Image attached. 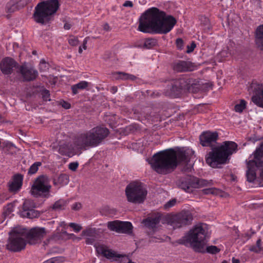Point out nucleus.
<instances>
[{"label":"nucleus","mask_w":263,"mask_h":263,"mask_svg":"<svg viewBox=\"0 0 263 263\" xmlns=\"http://www.w3.org/2000/svg\"><path fill=\"white\" fill-rule=\"evenodd\" d=\"M5 200L6 199L3 198L2 200H0V203L4 202Z\"/></svg>","instance_id":"obj_62"},{"label":"nucleus","mask_w":263,"mask_h":263,"mask_svg":"<svg viewBox=\"0 0 263 263\" xmlns=\"http://www.w3.org/2000/svg\"><path fill=\"white\" fill-rule=\"evenodd\" d=\"M78 165L79 163L77 162H71L69 164V168L72 171H75L77 169Z\"/></svg>","instance_id":"obj_43"},{"label":"nucleus","mask_w":263,"mask_h":263,"mask_svg":"<svg viewBox=\"0 0 263 263\" xmlns=\"http://www.w3.org/2000/svg\"><path fill=\"white\" fill-rule=\"evenodd\" d=\"M88 37H86L84 40L83 41V46H82V48H83L84 50H85L86 49V44L87 43V39Z\"/></svg>","instance_id":"obj_53"},{"label":"nucleus","mask_w":263,"mask_h":263,"mask_svg":"<svg viewBox=\"0 0 263 263\" xmlns=\"http://www.w3.org/2000/svg\"><path fill=\"white\" fill-rule=\"evenodd\" d=\"M49 66L44 59H42L40 62L39 68L41 72H45L49 69Z\"/></svg>","instance_id":"obj_33"},{"label":"nucleus","mask_w":263,"mask_h":263,"mask_svg":"<svg viewBox=\"0 0 263 263\" xmlns=\"http://www.w3.org/2000/svg\"><path fill=\"white\" fill-rule=\"evenodd\" d=\"M203 192L205 194H213V189H205L202 190Z\"/></svg>","instance_id":"obj_49"},{"label":"nucleus","mask_w":263,"mask_h":263,"mask_svg":"<svg viewBox=\"0 0 263 263\" xmlns=\"http://www.w3.org/2000/svg\"><path fill=\"white\" fill-rule=\"evenodd\" d=\"M261 240L258 239L256 241V246H252L250 248V250L251 251L255 252H259L261 250Z\"/></svg>","instance_id":"obj_35"},{"label":"nucleus","mask_w":263,"mask_h":263,"mask_svg":"<svg viewBox=\"0 0 263 263\" xmlns=\"http://www.w3.org/2000/svg\"><path fill=\"white\" fill-rule=\"evenodd\" d=\"M204 20V23L205 24H208L209 23V20L206 17L203 18Z\"/></svg>","instance_id":"obj_58"},{"label":"nucleus","mask_w":263,"mask_h":263,"mask_svg":"<svg viewBox=\"0 0 263 263\" xmlns=\"http://www.w3.org/2000/svg\"><path fill=\"white\" fill-rule=\"evenodd\" d=\"M4 148L7 151L13 150L15 148L14 145L10 142H5L3 143Z\"/></svg>","instance_id":"obj_39"},{"label":"nucleus","mask_w":263,"mask_h":263,"mask_svg":"<svg viewBox=\"0 0 263 263\" xmlns=\"http://www.w3.org/2000/svg\"><path fill=\"white\" fill-rule=\"evenodd\" d=\"M176 23V19L159 9L153 7L147 10L139 19L138 30L145 33L166 34Z\"/></svg>","instance_id":"obj_3"},{"label":"nucleus","mask_w":263,"mask_h":263,"mask_svg":"<svg viewBox=\"0 0 263 263\" xmlns=\"http://www.w3.org/2000/svg\"><path fill=\"white\" fill-rule=\"evenodd\" d=\"M42 164L41 162H34L29 168L28 174L32 175L36 173L39 170V167L41 166Z\"/></svg>","instance_id":"obj_31"},{"label":"nucleus","mask_w":263,"mask_h":263,"mask_svg":"<svg viewBox=\"0 0 263 263\" xmlns=\"http://www.w3.org/2000/svg\"><path fill=\"white\" fill-rule=\"evenodd\" d=\"M255 42L257 47L263 51V24L258 26L255 30Z\"/></svg>","instance_id":"obj_20"},{"label":"nucleus","mask_w":263,"mask_h":263,"mask_svg":"<svg viewBox=\"0 0 263 263\" xmlns=\"http://www.w3.org/2000/svg\"><path fill=\"white\" fill-rule=\"evenodd\" d=\"M18 64L12 58L7 57L3 59L0 64L2 72L5 74H9L12 72L13 68L18 70Z\"/></svg>","instance_id":"obj_17"},{"label":"nucleus","mask_w":263,"mask_h":263,"mask_svg":"<svg viewBox=\"0 0 263 263\" xmlns=\"http://www.w3.org/2000/svg\"><path fill=\"white\" fill-rule=\"evenodd\" d=\"M49 82H57L58 81H60L59 80L58 78L57 77H53L52 76H49Z\"/></svg>","instance_id":"obj_48"},{"label":"nucleus","mask_w":263,"mask_h":263,"mask_svg":"<svg viewBox=\"0 0 263 263\" xmlns=\"http://www.w3.org/2000/svg\"><path fill=\"white\" fill-rule=\"evenodd\" d=\"M61 233L62 234H65V235H67V232L66 231H62Z\"/></svg>","instance_id":"obj_61"},{"label":"nucleus","mask_w":263,"mask_h":263,"mask_svg":"<svg viewBox=\"0 0 263 263\" xmlns=\"http://www.w3.org/2000/svg\"><path fill=\"white\" fill-rule=\"evenodd\" d=\"M88 86V83H77L76 85L72 86L71 89L72 93L74 95L78 93V90L85 89Z\"/></svg>","instance_id":"obj_29"},{"label":"nucleus","mask_w":263,"mask_h":263,"mask_svg":"<svg viewBox=\"0 0 263 263\" xmlns=\"http://www.w3.org/2000/svg\"><path fill=\"white\" fill-rule=\"evenodd\" d=\"M97 251L98 252H101V253L105 257L108 259L113 258L115 257H120V256L119 255L118 256H116L115 253L111 252V251L109 250H107L104 249L103 247H98L97 248Z\"/></svg>","instance_id":"obj_25"},{"label":"nucleus","mask_w":263,"mask_h":263,"mask_svg":"<svg viewBox=\"0 0 263 263\" xmlns=\"http://www.w3.org/2000/svg\"><path fill=\"white\" fill-rule=\"evenodd\" d=\"M147 194L144 185L139 182H133L128 184L125 189V194L128 201L140 204L143 203Z\"/></svg>","instance_id":"obj_7"},{"label":"nucleus","mask_w":263,"mask_h":263,"mask_svg":"<svg viewBox=\"0 0 263 263\" xmlns=\"http://www.w3.org/2000/svg\"><path fill=\"white\" fill-rule=\"evenodd\" d=\"M69 176L66 174H61L57 177L53 179V184L55 186H63L66 185L69 182Z\"/></svg>","instance_id":"obj_21"},{"label":"nucleus","mask_w":263,"mask_h":263,"mask_svg":"<svg viewBox=\"0 0 263 263\" xmlns=\"http://www.w3.org/2000/svg\"><path fill=\"white\" fill-rule=\"evenodd\" d=\"M59 7L58 0H50L39 3L35 7L34 21L42 25L48 23L51 15L56 12Z\"/></svg>","instance_id":"obj_6"},{"label":"nucleus","mask_w":263,"mask_h":263,"mask_svg":"<svg viewBox=\"0 0 263 263\" xmlns=\"http://www.w3.org/2000/svg\"><path fill=\"white\" fill-rule=\"evenodd\" d=\"M64 28L66 30H69L71 28V25L69 23H66L64 24Z\"/></svg>","instance_id":"obj_54"},{"label":"nucleus","mask_w":263,"mask_h":263,"mask_svg":"<svg viewBox=\"0 0 263 263\" xmlns=\"http://www.w3.org/2000/svg\"><path fill=\"white\" fill-rule=\"evenodd\" d=\"M69 227L73 228L74 231L76 232H79L81 229L82 227L75 223H70Z\"/></svg>","instance_id":"obj_42"},{"label":"nucleus","mask_w":263,"mask_h":263,"mask_svg":"<svg viewBox=\"0 0 263 263\" xmlns=\"http://www.w3.org/2000/svg\"><path fill=\"white\" fill-rule=\"evenodd\" d=\"M171 95L174 97H178L182 90V86H180V83H176L174 84L171 88Z\"/></svg>","instance_id":"obj_26"},{"label":"nucleus","mask_w":263,"mask_h":263,"mask_svg":"<svg viewBox=\"0 0 263 263\" xmlns=\"http://www.w3.org/2000/svg\"><path fill=\"white\" fill-rule=\"evenodd\" d=\"M13 206L12 204H8L6 206L3 214L5 216L9 215L13 211Z\"/></svg>","instance_id":"obj_37"},{"label":"nucleus","mask_w":263,"mask_h":263,"mask_svg":"<svg viewBox=\"0 0 263 263\" xmlns=\"http://www.w3.org/2000/svg\"><path fill=\"white\" fill-rule=\"evenodd\" d=\"M32 53H33V54H36V51H33L32 52Z\"/></svg>","instance_id":"obj_64"},{"label":"nucleus","mask_w":263,"mask_h":263,"mask_svg":"<svg viewBox=\"0 0 263 263\" xmlns=\"http://www.w3.org/2000/svg\"><path fill=\"white\" fill-rule=\"evenodd\" d=\"M207 233L205 224L196 226L190 230L187 235L179 240L180 243L185 245L190 243L196 252H205L206 250L208 253L216 254L220 251V249L216 246H211L205 248Z\"/></svg>","instance_id":"obj_5"},{"label":"nucleus","mask_w":263,"mask_h":263,"mask_svg":"<svg viewBox=\"0 0 263 263\" xmlns=\"http://www.w3.org/2000/svg\"><path fill=\"white\" fill-rule=\"evenodd\" d=\"M82 208V204L80 202H76L74 203L71 207V209L73 210L78 211L80 210Z\"/></svg>","instance_id":"obj_45"},{"label":"nucleus","mask_w":263,"mask_h":263,"mask_svg":"<svg viewBox=\"0 0 263 263\" xmlns=\"http://www.w3.org/2000/svg\"><path fill=\"white\" fill-rule=\"evenodd\" d=\"M36 208L35 202L30 199H26L24 201L22 211L29 210Z\"/></svg>","instance_id":"obj_27"},{"label":"nucleus","mask_w":263,"mask_h":263,"mask_svg":"<svg viewBox=\"0 0 263 263\" xmlns=\"http://www.w3.org/2000/svg\"><path fill=\"white\" fill-rule=\"evenodd\" d=\"M17 73L20 76L24 81H33L38 77L37 70L32 66L24 62L18 66Z\"/></svg>","instance_id":"obj_12"},{"label":"nucleus","mask_w":263,"mask_h":263,"mask_svg":"<svg viewBox=\"0 0 263 263\" xmlns=\"http://www.w3.org/2000/svg\"><path fill=\"white\" fill-rule=\"evenodd\" d=\"M6 248L12 252H17L24 250L26 245L24 230H15L10 233Z\"/></svg>","instance_id":"obj_9"},{"label":"nucleus","mask_w":263,"mask_h":263,"mask_svg":"<svg viewBox=\"0 0 263 263\" xmlns=\"http://www.w3.org/2000/svg\"><path fill=\"white\" fill-rule=\"evenodd\" d=\"M23 177L22 175L17 174L14 176L13 181L9 185V190L13 193L17 192L22 185Z\"/></svg>","instance_id":"obj_19"},{"label":"nucleus","mask_w":263,"mask_h":263,"mask_svg":"<svg viewBox=\"0 0 263 263\" xmlns=\"http://www.w3.org/2000/svg\"><path fill=\"white\" fill-rule=\"evenodd\" d=\"M222 263H228L227 261L224 260L222 262Z\"/></svg>","instance_id":"obj_63"},{"label":"nucleus","mask_w":263,"mask_h":263,"mask_svg":"<svg viewBox=\"0 0 263 263\" xmlns=\"http://www.w3.org/2000/svg\"><path fill=\"white\" fill-rule=\"evenodd\" d=\"M123 6L124 7H132L133 6V4L132 1H126L123 4Z\"/></svg>","instance_id":"obj_50"},{"label":"nucleus","mask_w":263,"mask_h":263,"mask_svg":"<svg viewBox=\"0 0 263 263\" xmlns=\"http://www.w3.org/2000/svg\"><path fill=\"white\" fill-rule=\"evenodd\" d=\"M112 89V92L113 93H115V92H116L117 91V87H113Z\"/></svg>","instance_id":"obj_60"},{"label":"nucleus","mask_w":263,"mask_h":263,"mask_svg":"<svg viewBox=\"0 0 263 263\" xmlns=\"http://www.w3.org/2000/svg\"><path fill=\"white\" fill-rule=\"evenodd\" d=\"M68 42L70 45L76 46L79 44V41L78 40V37H74L73 36H71L69 38Z\"/></svg>","instance_id":"obj_36"},{"label":"nucleus","mask_w":263,"mask_h":263,"mask_svg":"<svg viewBox=\"0 0 263 263\" xmlns=\"http://www.w3.org/2000/svg\"><path fill=\"white\" fill-rule=\"evenodd\" d=\"M95 231H96L95 229L89 228L84 230L82 232V234L83 236H91L95 233Z\"/></svg>","instance_id":"obj_38"},{"label":"nucleus","mask_w":263,"mask_h":263,"mask_svg":"<svg viewBox=\"0 0 263 263\" xmlns=\"http://www.w3.org/2000/svg\"><path fill=\"white\" fill-rule=\"evenodd\" d=\"M172 67L176 72H185L194 70L195 65L190 61L177 60L173 63Z\"/></svg>","instance_id":"obj_16"},{"label":"nucleus","mask_w":263,"mask_h":263,"mask_svg":"<svg viewBox=\"0 0 263 263\" xmlns=\"http://www.w3.org/2000/svg\"><path fill=\"white\" fill-rule=\"evenodd\" d=\"M209 182L205 180L189 176L181 179L178 183L179 187L188 193L192 192L195 189L207 186Z\"/></svg>","instance_id":"obj_10"},{"label":"nucleus","mask_w":263,"mask_h":263,"mask_svg":"<svg viewBox=\"0 0 263 263\" xmlns=\"http://www.w3.org/2000/svg\"><path fill=\"white\" fill-rule=\"evenodd\" d=\"M24 231L25 238L30 245L40 243L46 234L45 229L43 228L36 227L31 229L29 231Z\"/></svg>","instance_id":"obj_13"},{"label":"nucleus","mask_w":263,"mask_h":263,"mask_svg":"<svg viewBox=\"0 0 263 263\" xmlns=\"http://www.w3.org/2000/svg\"><path fill=\"white\" fill-rule=\"evenodd\" d=\"M191 157L187 151H175L169 148L155 154L152 158L151 165L154 170L161 174H167L172 172L179 163L186 164L183 171H191V165L188 166Z\"/></svg>","instance_id":"obj_2"},{"label":"nucleus","mask_w":263,"mask_h":263,"mask_svg":"<svg viewBox=\"0 0 263 263\" xmlns=\"http://www.w3.org/2000/svg\"><path fill=\"white\" fill-rule=\"evenodd\" d=\"M68 201L63 199H60L55 202L53 204L52 208L54 211L64 210L67 205L68 204Z\"/></svg>","instance_id":"obj_24"},{"label":"nucleus","mask_w":263,"mask_h":263,"mask_svg":"<svg viewBox=\"0 0 263 263\" xmlns=\"http://www.w3.org/2000/svg\"><path fill=\"white\" fill-rule=\"evenodd\" d=\"M156 44V40L153 39H148L146 40L145 41L144 46L147 48L151 49L154 46H155Z\"/></svg>","instance_id":"obj_34"},{"label":"nucleus","mask_w":263,"mask_h":263,"mask_svg":"<svg viewBox=\"0 0 263 263\" xmlns=\"http://www.w3.org/2000/svg\"><path fill=\"white\" fill-rule=\"evenodd\" d=\"M36 92L41 93L44 101H50L49 91L47 89H46L43 87H41L37 89Z\"/></svg>","instance_id":"obj_28"},{"label":"nucleus","mask_w":263,"mask_h":263,"mask_svg":"<svg viewBox=\"0 0 263 263\" xmlns=\"http://www.w3.org/2000/svg\"><path fill=\"white\" fill-rule=\"evenodd\" d=\"M176 203V200L175 199H172L167 202L164 205V208L165 209H169L175 205Z\"/></svg>","instance_id":"obj_41"},{"label":"nucleus","mask_w":263,"mask_h":263,"mask_svg":"<svg viewBox=\"0 0 263 263\" xmlns=\"http://www.w3.org/2000/svg\"><path fill=\"white\" fill-rule=\"evenodd\" d=\"M160 218L159 216L149 217L143 220V223L149 229H154L159 223Z\"/></svg>","instance_id":"obj_22"},{"label":"nucleus","mask_w":263,"mask_h":263,"mask_svg":"<svg viewBox=\"0 0 263 263\" xmlns=\"http://www.w3.org/2000/svg\"><path fill=\"white\" fill-rule=\"evenodd\" d=\"M259 151V154H263V141L260 144V146L256 149L255 151Z\"/></svg>","instance_id":"obj_51"},{"label":"nucleus","mask_w":263,"mask_h":263,"mask_svg":"<svg viewBox=\"0 0 263 263\" xmlns=\"http://www.w3.org/2000/svg\"><path fill=\"white\" fill-rule=\"evenodd\" d=\"M176 43L177 46L178 48H181V46L183 45V42L181 39L179 38L176 40Z\"/></svg>","instance_id":"obj_47"},{"label":"nucleus","mask_w":263,"mask_h":263,"mask_svg":"<svg viewBox=\"0 0 263 263\" xmlns=\"http://www.w3.org/2000/svg\"><path fill=\"white\" fill-rule=\"evenodd\" d=\"M193 220V217L189 211H183L179 213L172 216L168 220V223L174 229L180 228L190 224Z\"/></svg>","instance_id":"obj_11"},{"label":"nucleus","mask_w":263,"mask_h":263,"mask_svg":"<svg viewBox=\"0 0 263 263\" xmlns=\"http://www.w3.org/2000/svg\"><path fill=\"white\" fill-rule=\"evenodd\" d=\"M111 81H140V80L134 75L123 72H116L111 74Z\"/></svg>","instance_id":"obj_18"},{"label":"nucleus","mask_w":263,"mask_h":263,"mask_svg":"<svg viewBox=\"0 0 263 263\" xmlns=\"http://www.w3.org/2000/svg\"><path fill=\"white\" fill-rule=\"evenodd\" d=\"M51 185L50 179L46 175H40L34 180L30 190V193L35 197L48 198Z\"/></svg>","instance_id":"obj_8"},{"label":"nucleus","mask_w":263,"mask_h":263,"mask_svg":"<svg viewBox=\"0 0 263 263\" xmlns=\"http://www.w3.org/2000/svg\"><path fill=\"white\" fill-rule=\"evenodd\" d=\"M107 227L110 230L120 233L130 234L133 230V226L130 222L119 220L108 222Z\"/></svg>","instance_id":"obj_15"},{"label":"nucleus","mask_w":263,"mask_h":263,"mask_svg":"<svg viewBox=\"0 0 263 263\" xmlns=\"http://www.w3.org/2000/svg\"><path fill=\"white\" fill-rule=\"evenodd\" d=\"M200 83H186V88L189 92L196 93L199 90Z\"/></svg>","instance_id":"obj_30"},{"label":"nucleus","mask_w":263,"mask_h":263,"mask_svg":"<svg viewBox=\"0 0 263 263\" xmlns=\"http://www.w3.org/2000/svg\"><path fill=\"white\" fill-rule=\"evenodd\" d=\"M11 5L10 4H8L7 5L6 8L7 9L8 12H11L14 10V9L16 8V7L14 5L12 6V8H9V6Z\"/></svg>","instance_id":"obj_52"},{"label":"nucleus","mask_w":263,"mask_h":263,"mask_svg":"<svg viewBox=\"0 0 263 263\" xmlns=\"http://www.w3.org/2000/svg\"><path fill=\"white\" fill-rule=\"evenodd\" d=\"M109 131L104 126H98L90 130L78 134L73 139V144L64 143L60 146L59 152L67 155L76 149L86 150L98 146L108 136Z\"/></svg>","instance_id":"obj_4"},{"label":"nucleus","mask_w":263,"mask_h":263,"mask_svg":"<svg viewBox=\"0 0 263 263\" xmlns=\"http://www.w3.org/2000/svg\"><path fill=\"white\" fill-rule=\"evenodd\" d=\"M246 102L244 100H241L239 104H236L234 107L235 110L238 112H241L246 107Z\"/></svg>","instance_id":"obj_32"},{"label":"nucleus","mask_w":263,"mask_h":263,"mask_svg":"<svg viewBox=\"0 0 263 263\" xmlns=\"http://www.w3.org/2000/svg\"><path fill=\"white\" fill-rule=\"evenodd\" d=\"M232 262L233 263H240L239 260L237 259H235L234 258H233L232 259Z\"/></svg>","instance_id":"obj_57"},{"label":"nucleus","mask_w":263,"mask_h":263,"mask_svg":"<svg viewBox=\"0 0 263 263\" xmlns=\"http://www.w3.org/2000/svg\"><path fill=\"white\" fill-rule=\"evenodd\" d=\"M218 134L216 132H203L200 135V143L203 146L211 147L212 151L206 156V163L213 168L226 163L228 157L235 153L237 144L233 141H226L220 145H216Z\"/></svg>","instance_id":"obj_1"},{"label":"nucleus","mask_w":263,"mask_h":263,"mask_svg":"<svg viewBox=\"0 0 263 263\" xmlns=\"http://www.w3.org/2000/svg\"><path fill=\"white\" fill-rule=\"evenodd\" d=\"M103 29L106 31H109L110 30V27L107 23H106L103 26Z\"/></svg>","instance_id":"obj_55"},{"label":"nucleus","mask_w":263,"mask_h":263,"mask_svg":"<svg viewBox=\"0 0 263 263\" xmlns=\"http://www.w3.org/2000/svg\"><path fill=\"white\" fill-rule=\"evenodd\" d=\"M58 105H61L62 107L66 109H69L71 107V104L63 100H61L58 102Z\"/></svg>","instance_id":"obj_40"},{"label":"nucleus","mask_w":263,"mask_h":263,"mask_svg":"<svg viewBox=\"0 0 263 263\" xmlns=\"http://www.w3.org/2000/svg\"><path fill=\"white\" fill-rule=\"evenodd\" d=\"M248 91L254 93L252 97V101L258 107L263 108V83H250Z\"/></svg>","instance_id":"obj_14"},{"label":"nucleus","mask_w":263,"mask_h":263,"mask_svg":"<svg viewBox=\"0 0 263 263\" xmlns=\"http://www.w3.org/2000/svg\"><path fill=\"white\" fill-rule=\"evenodd\" d=\"M40 213L34 209L29 210L21 211L20 212V215L21 217L30 219L37 218L40 216Z\"/></svg>","instance_id":"obj_23"},{"label":"nucleus","mask_w":263,"mask_h":263,"mask_svg":"<svg viewBox=\"0 0 263 263\" xmlns=\"http://www.w3.org/2000/svg\"><path fill=\"white\" fill-rule=\"evenodd\" d=\"M59 259L57 257L52 258L49 259H48L43 263H55L56 261H58Z\"/></svg>","instance_id":"obj_46"},{"label":"nucleus","mask_w":263,"mask_h":263,"mask_svg":"<svg viewBox=\"0 0 263 263\" xmlns=\"http://www.w3.org/2000/svg\"><path fill=\"white\" fill-rule=\"evenodd\" d=\"M259 178L260 179L263 180V169H262L260 173Z\"/></svg>","instance_id":"obj_56"},{"label":"nucleus","mask_w":263,"mask_h":263,"mask_svg":"<svg viewBox=\"0 0 263 263\" xmlns=\"http://www.w3.org/2000/svg\"><path fill=\"white\" fill-rule=\"evenodd\" d=\"M196 46V45L195 43L194 42H192V43H191L190 46L188 45L187 46V49L186 50V52L187 53L192 52L194 50Z\"/></svg>","instance_id":"obj_44"},{"label":"nucleus","mask_w":263,"mask_h":263,"mask_svg":"<svg viewBox=\"0 0 263 263\" xmlns=\"http://www.w3.org/2000/svg\"><path fill=\"white\" fill-rule=\"evenodd\" d=\"M83 51L82 47L81 46H80L79 48V53H81Z\"/></svg>","instance_id":"obj_59"}]
</instances>
